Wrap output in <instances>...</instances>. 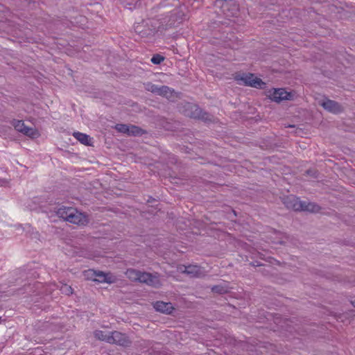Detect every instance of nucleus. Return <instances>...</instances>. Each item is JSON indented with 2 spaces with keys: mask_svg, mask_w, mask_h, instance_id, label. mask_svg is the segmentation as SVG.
<instances>
[{
  "mask_svg": "<svg viewBox=\"0 0 355 355\" xmlns=\"http://www.w3.org/2000/svg\"><path fill=\"white\" fill-rule=\"evenodd\" d=\"M235 80L239 85L250 86L255 88H263L266 83L261 79L254 76V74L248 73L238 74L235 76Z\"/></svg>",
  "mask_w": 355,
  "mask_h": 355,
  "instance_id": "1",
  "label": "nucleus"
},
{
  "mask_svg": "<svg viewBox=\"0 0 355 355\" xmlns=\"http://www.w3.org/2000/svg\"><path fill=\"white\" fill-rule=\"evenodd\" d=\"M184 115L193 119H200L204 121H210L211 115L203 112L198 105L187 103L184 106Z\"/></svg>",
  "mask_w": 355,
  "mask_h": 355,
  "instance_id": "2",
  "label": "nucleus"
},
{
  "mask_svg": "<svg viewBox=\"0 0 355 355\" xmlns=\"http://www.w3.org/2000/svg\"><path fill=\"white\" fill-rule=\"evenodd\" d=\"M12 124L17 131L31 138H37L40 136L36 129L26 126L23 121L13 120Z\"/></svg>",
  "mask_w": 355,
  "mask_h": 355,
  "instance_id": "3",
  "label": "nucleus"
},
{
  "mask_svg": "<svg viewBox=\"0 0 355 355\" xmlns=\"http://www.w3.org/2000/svg\"><path fill=\"white\" fill-rule=\"evenodd\" d=\"M267 96L272 101L279 103L284 100H290L292 94L284 89H272L268 92Z\"/></svg>",
  "mask_w": 355,
  "mask_h": 355,
  "instance_id": "4",
  "label": "nucleus"
},
{
  "mask_svg": "<svg viewBox=\"0 0 355 355\" xmlns=\"http://www.w3.org/2000/svg\"><path fill=\"white\" fill-rule=\"evenodd\" d=\"M319 105L327 112L334 114H338L343 111V107L339 103L327 98L320 101Z\"/></svg>",
  "mask_w": 355,
  "mask_h": 355,
  "instance_id": "5",
  "label": "nucleus"
},
{
  "mask_svg": "<svg viewBox=\"0 0 355 355\" xmlns=\"http://www.w3.org/2000/svg\"><path fill=\"white\" fill-rule=\"evenodd\" d=\"M182 273H185L191 277H201L205 276L204 270L197 265L182 266L179 267Z\"/></svg>",
  "mask_w": 355,
  "mask_h": 355,
  "instance_id": "6",
  "label": "nucleus"
},
{
  "mask_svg": "<svg viewBox=\"0 0 355 355\" xmlns=\"http://www.w3.org/2000/svg\"><path fill=\"white\" fill-rule=\"evenodd\" d=\"M110 344L128 347L130 345V340L125 334L114 331L110 333Z\"/></svg>",
  "mask_w": 355,
  "mask_h": 355,
  "instance_id": "7",
  "label": "nucleus"
},
{
  "mask_svg": "<svg viewBox=\"0 0 355 355\" xmlns=\"http://www.w3.org/2000/svg\"><path fill=\"white\" fill-rule=\"evenodd\" d=\"M140 282L155 288L159 287L161 286V282L157 273L152 274L143 272Z\"/></svg>",
  "mask_w": 355,
  "mask_h": 355,
  "instance_id": "8",
  "label": "nucleus"
},
{
  "mask_svg": "<svg viewBox=\"0 0 355 355\" xmlns=\"http://www.w3.org/2000/svg\"><path fill=\"white\" fill-rule=\"evenodd\" d=\"M67 221L78 225H86L88 223L87 216L78 211L75 208L74 211L71 213Z\"/></svg>",
  "mask_w": 355,
  "mask_h": 355,
  "instance_id": "9",
  "label": "nucleus"
},
{
  "mask_svg": "<svg viewBox=\"0 0 355 355\" xmlns=\"http://www.w3.org/2000/svg\"><path fill=\"white\" fill-rule=\"evenodd\" d=\"M284 203L288 209H293L295 211H301L302 209V201L293 196L285 198Z\"/></svg>",
  "mask_w": 355,
  "mask_h": 355,
  "instance_id": "10",
  "label": "nucleus"
},
{
  "mask_svg": "<svg viewBox=\"0 0 355 355\" xmlns=\"http://www.w3.org/2000/svg\"><path fill=\"white\" fill-rule=\"evenodd\" d=\"M114 277L110 273H105L102 271H96V282L111 284L114 282Z\"/></svg>",
  "mask_w": 355,
  "mask_h": 355,
  "instance_id": "11",
  "label": "nucleus"
},
{
  "mask_svg": "<svg viewBox=\"0 0 355 355\" xmlns=\"http://www.w3.org/2000/svg\"><path fill=\"white\" fill-rule=\"evenodd\" d=\"M73 211H74L73 207L62 206L59 207L55 212L59 218H63L67 221Z\"/></svg>",
  "mask_w": 355,
  "mask_h": 355,
  "instance_id": "12",
  "label": "nucleus"
},
{
  "mask_svg": "<svg viewBox=\"0 0 355 355\" xmlns=\"http://www.w3.org/2000/svg\"><path fill=\"white\" fill-rule=\"evenodd\" d=\"M153 307L155 311H174L175 307L171 302H164L162 301H157L153 303Z\"/></svg>",
  "mask_w": 355,
  "mask_h": 355,
  "instance_id": "13",
  "label": "nucleus"
},
{
  "mask_svg": "<svg viewBox=\"0 0 355 355\" xmlns=\"http://www.w3.org/2000/svg\"><path fill=\"white\" fill-rule=\"evenodd\" d=\"M143 272L133 268H129L125 272L126 277L134 282H140Z\"/></svg>",
  "mask_w": 355,
  "mask_h": 355,
  "instance_id": "14",
  "label": "nucleus"
},
{
  "mask_svg": "<svg viewBox=\"0 0 355 355\" xmlns=\"http://www.w3.org/2000/svg\"><path fill=\"white\" fill-rule=\"evenodd\" d=\"M73 136L81 144L86 146H92V139L89 135L85 133L75 132L73 133Z\"/></svg>",
  "mask_w": 355,
  "mask_h": 355,
  "instance_id": "15",
  "label": "nucleus"
},
{
  "mask_svg": "<svg viewBox=\"0 0 355 355\" xmlns=\"http://www.w3.org/2000/svg\"><path fill=\"white\" fill-rule=\"evenodd\" d=\"M320 210V207L315 203L306 201H302V209L301 211H306L309 212H318Z\"/></svg>",
  "mask_w": 355,
  "mask_h": 355,
  "instance_id": "16",
  "label": "nucleus"
},
{
  "mask_svg": "<svg viewBox=\"0 0 355 355\" xmlns=\"http://www.w3.org/2000/svg\"><path fill=\"white\" fill-rule=\"evenodd\" d=\"M173 92V89L166 85H159L156 94L169 98L172 96Z\"/></svg>",
  "mask_w": 355,
  "mask_h": 355,
  "instance_id": "17",
  "label": "nucleus"
},
{
  "mask_svg": "<svg viewBox=\"0 0 355 355\" xmlns=\"http://www.w3.org/2000/svg\"><path fill=\"white\" fill-rule=\"evenodd\" d=\"M128 128L129 130L127 132L128 136H141L145 132L144 130L136 125H128Z\"/></svg>",
  "mask_w": 355,
  "mask_h": 355,
  "instance_id": "18",
  "label": "nucleus"
},
{
  "mask_svg": "<svg viewBox=\"0 0 355 355\" xmlns=\"http://www.w3.org/2000/svg\"><path fill=\"white\" fill-rule=\"evenodd\" d=\"M230 288L225 284H219L214 286L211 288V291L218 294H225L229 292Z\"/></svg>",
  "mask_w": 355,
  "mask_h": 355,
  "instance_id": "19",
  "label": "nucleus"
},
{
  "mask_svg": "<svg viewBox=\"0 0 355 355\" xmlns=\"http://www.w3.org/2000/svg\"><path fill=\"white\" fill-rule=\"evenodd\" d=\"M94 336L97 339L110 343V333L107 334L103 331H96Z\"/></svg>",
  "mask_w": 355,
  "mask_h": 355,
  "instance_id": "20",
  "label": "nucleus"
},
{
  "mask_svg": "<svg viewBox=\"0 0 355 355\" xmlns=\"http://www.w3.org/2000/svg\"><path fill=\"white\" fill-rule=\"evenodd\" d=\"M144 85V89L146 91L150 92L156 94L159 85L153 84L150 82L146 83Z\"/></svg>",
  "mask_w": 355,
  "mask_h": 355,
  "instance_id": "21",
  "label": "nucleus"
},
{
  "mask_svg": "<svg viewBox=\"0 0 355 355\" xmlns=\"http://www.w3.org/2000/svg\"><path fill=\"white\" fill-rule=\"evenodd\" d=\"M96 270L89 269L84 271V276L87 279L96 282Z\"/></svg>",
  "mask_w": 355,
  "mask_h": 355,
  "instance_id": "22",
  "label": "nucleus"
},
{
  "mask_svg": "<svg viewBox=\"0 0 355 355\" xmlns=\"http://www.w3.org/2000/svg\"><path fill=\"white\" fill-rule=\"evenodd\" d=\"M60 291L62 293L65 294L67 295H69L73 293V288L71 286L66 284H62L60 287Z\"/></svg>",
  "mask_w": 355,
  "mask_h": 355,
  "instance_id": "23",
  "label": "nucleus"
},
{
  "mask_svg": "<svg viewBox=\"0 0 355 355\" xmlns=\"http://www.w3.org/2000/svg\"><path fill=\"white\" fill-rule=\"evenodd\" d=\"M116 130L119 132L127 135L128 132V125L126 124H116L115 126Z\"/></svg>",
  "mask_w": 355,
  "mask_h": 355,
  "instance_id": "24",
  "label": "nucleus"
},
{
  "mask_svg": "<svg viewBox=\"0 0 355 355\" xmlns=\"http://www.w3.org/2000/svg\"><path fill=\"white\" fill-rule=\"evenodd\" d=\"M164 57L159 54L154 55L151 58V62L155 64H159L164 61Z\"/></svg>",
  "mask_w": 355,
  "mask_h": 355,
  "instance_id": "25",
  "label": "nucleus"
},
{
  "mask_svg": "<svg viewBox=\"0 0 355 355\" xmlns=\"http://www.w3.org/2000/svg\"><path fill=\"white\" fill-rule=\"evenodd\" d=\"M277 234L279 236V239L274 242L276 243H281V244L285 243L284 239H287L288 236L285 234L280 233V232L277 233Z\"/></svg>",
  "mask_w": 355,
  "mask_h": 355,
  "instance_id": "26",
  "label": "nucleus"
},
{
  "mask_svg": "<svg viewBox=\"0 0 355 355\" xmlns=\"http://www.w3.org/2000/svg\"><path fill=\"white\" fill-rule=\"evenodd\" d=\"M8 183V180L0 178V186H5Z\"/></svg>",
  "mask_w": 355,
  "mask_h": 355,
  "instance_id": "27",
  "label": "nucleus"
},
{
  "mask_svg": "<svg viewBox=\"0 0 355 355\" xmlns=\"http://www.w3.org/2000/svg\"><path fill=\"white\" fill-rule=\"evenodd\" d=\"M306 173H307L308 175H313H313H315V172H313L312 171L308 170V171H306Z\"/></svg>",
  "mask_w": 355,
  "mask_h": 355,
  "instance_id": "28",
  "label": "nucleus"
},
{
  "mask_svg": "<svg viewBox=\"0 0 355 355\" xmlns=\"http://www.w3.org/2000/svg\"><path fill=\"white\" fill-rule=\"evenodd\" d=\"M252 266H261V264L259 263L258 262H256L255 263H253Z\"/></svg>",
  "mask_w": 355,
  "mask_h": 355,
  "instance_id": "29",
  "label": "nucleus"
},
{
  "mask_svg": "<svg viewBox=\"0 0 355 355\" xmlns=\"http://www.w3.org/2000/svg\"><path fill=\"white\" fill-rule=\"evenodd\" d=\"M252 266H261V264L259 263L258 262H256L255 263H253Z\"/></svg>",
  "mask_w": 355,
  "mask_h": 355,
  "instance_id": "30",
  "label": "nucleus"
},
{
  "mask_svg": "<svg viewBox=\"0 0 355 355\" xmlns=\"http://www.w3.org/2000/svg\"><path fill=\"white\" fill-rule=\"evenodd\" d=\"M351 304L353 305L354 307H355V300L351 301Z\"/></svg>",
  "mask_w": 355,
  "mask_h": 355,
  "instance_id": "31",
  "label": "nucleus"
},
{
  "mask_svg": "<svg viewBox=\"0 0 355 355\" xmlns=\"http://www.w3.org/2000/svg\"><path fill=\"white\" fill-rule=\"evenodd\" d=\"M6 320L5 319H2V317L0 316V322H1L2 321H5Z\"/></svg>",
  "mask_w": 355,
  "mask_h": 355,
  "instance_id": "32",
  "label": "nucleus"
},
{
  "mask_svg": "<svg viewBox=\"0 0 355 355\" xmlns=\"http://www.w3.org/2000/svg\"><path fill=\"white\" fill-rule=\"evenodd\" d=\"M165 313H166V314H170V313H171L172 312L168 311V312H165Z\"/></svg>",
  "mask_w": 355,
  "mask_h": 355,
  "instance_id": "33",
  "label": "nucleus"
}]
</instances>
